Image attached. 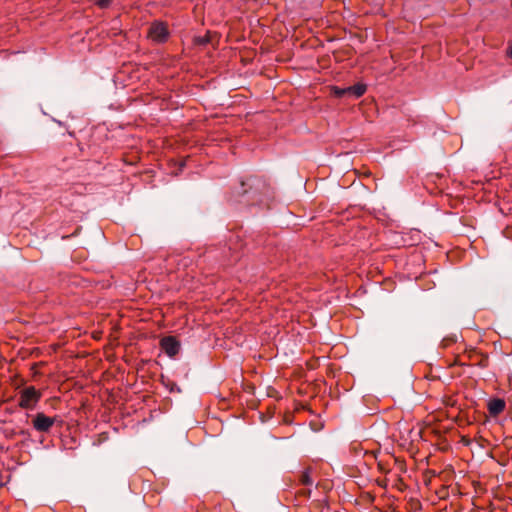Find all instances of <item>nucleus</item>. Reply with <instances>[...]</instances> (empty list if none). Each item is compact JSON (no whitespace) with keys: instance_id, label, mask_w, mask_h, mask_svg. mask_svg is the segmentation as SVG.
I'll return each mask as SVG.
<instances>
[{"instance_id":"obj_1","label":"nucleus","mask_w":512,"mask_h":512,"mask_svg":"<svg viewBox=\"0 0 512 512\" xmlns=\"http://www.w3.org/2000/svg\"><path fill=\"white\" fill-rule=\"evenodd\" d=\"M261 188H266L264 182L256 178H249L247 181L240 182L237 193L239 196L245 198V203H249L256 200V196L260 192Z\"/></svg>"},{"instance_id":"obj_13","label":"nucleus","mask_w":512,"mask_h":512,"mask_svg":"<svg viewBox=\"0 0 512 512\" xmlns=\"http://www.w3.org/2000/svg\"><path fill=\"white\" fill-rule=\"evenodd\" d=\"M175 390L179 392V391H180V388L177 386V384L172 383V384H171V387H170V391H172V392H173V391H175Z\"/></svg>"},{"instance_id":"obj_5","label":"nucleus","mask_w":512,"mask_h":512,"mask_svg":"<svg viewBox=\"0 0 512 512\" xmlns=\"http://www.w3.org/2000/svg\"><path fill=\"white\" fill-rule=\"evenodd\" d=\"M160 346L169 357H174L180 350V342L173 336L162 338Z\"/></svg>"},{"instance_id":"obj_12","label":"nucleus","mask_w":512,"mask_h":512,"mask_svg":"<svg viewBox=\"0 0 512 512\" xmlns=\"http://www.w3.org/2000/svg\"><path fill=\"white\" fill-rule=\"evenodd\" d=\"M456 341H457V336L453 335V336H450V337H445L442 340V344H443V346H447L449 343L456 342Z\"/></svg>"},{"instance_id":"obj_4","label":"nucleus","mask_w":512,"mask_h":512,"mask_svg":"<svg viewBox=\"0 0 512 512\" xmlns=\"http://www.w3.org/2000/svg\"><path fill=\"white\" fill-rule=\"evenodd\" d=\"M55 422V418L48 417L44 413H37L33 418V427L39 432H48Z\"/></svg>"},{"instance_id":"obj_2","label":"nucleus","mask_w":512,"mask_h":512,"mask_svg":"<svg viewBox=\"0 0 512 512\" xmlns=\"http://www.w3.org/2000/svg\"><path fill=\"white\" fill-rule=\"evenodd\" d=\"M40 399V393L34 387L25 388L20 395L19 405L31 409Z\"/></svg>"},{"instance_id":"obj_15","label":"nucleus","mask_w":512,"mask_h":512,"mask_svg":"<svg viewBox=\"0 0 512 512\" xmlns=\"http://www.w3.org/2000/svg\"><path fill=\"white\" fill-rule=\"evenodd\" d=\"M509 55L512 57V43L511 46L509 47Z\"/></svg>"},{"instance_id":"obj_14","label":"nucleus","mask_w":512,"mask_h":512,"mask_svg":"<svg viewBox=\"0 0 512 512\" xmlns=\"http://www.w3.org/2000/svg\"><path fill=\"white\" fill-rule=\"evenodd\" d=\"M378 466H379V468H380L383 472H387V471L384 469V467H383V465L381 464V462H379V463H378Z\"/></svg>"},{"instance_id":"obj_9","label":"nucleus","mask_w":512,"mask_h":512,"mask_svg":"<svg viewBox=\"0 0 512 512\" xmlns=\"http://www.w3.org/2000/svg\"><path fill=\"white\" fill-rule=\"evenodd\" d=\"M213 37H217V35H212L210 32H207L204 36L195 37L194 43L199 46H205L209 43H213Z\"/></svg>"},{"instance_id":"obj_10","label":"nucleus","mask_w":512,"mask_h":512,"mask_svg":"<svg viewBox=\"0 0 512 512\" xmlns=\"http://www.w3.org/2000/svg\"><path fill=\"white\" fill-rule=\"evenodd\" d=\"M300 481L304 485H312L313 484V480L311 479V477L307 471L302 473Z\"/></svg>"},{"instance_id":"obj_6","label":"nucleus","mask_w":512,"mask_h":512,"mask_svg":"<svg viewBox=\"0 0 512 512\" xmlns=\"http://www.w3.org/2000/svg\"><path fill=\"white\" fill-rule=\"evenodd\" d=\"M505 409V401L500 398H495L489 401L488 410L492 416H497Z\"/></svg>"},{"instance_id":"obj_8","label":"nucleus","mask_w":512,"mask_h":512,"mask_svg":"<svg viewBox=\"0 0 512 512\" xmlns=\"http://www.w3.org/2000/svg\"><path fill=\"white\" fill-rule=\"evenodd\" d=\"M474 357H477V361L475 362L476 365L485 368L488 366V357L486 355L480 354L476 351H471L469 354V358L473 359Z\"/></svg>"},{"instance_id":"obj_3","label":"nucleus","mask_w":512,"mask_h":512,"mask_svg":"<svg viewBox=\"0 0 512 512\" xmlns=\"http://www.w3.org/2000/svg\"><path fill=\"white\" fill-rule=\"evenodd\" d=\"M169 35L167 26L163 22H154L149 28V36L157 42H164Z\"/></svg>"},{"instance_id":"obj_11","label":"nucleus","mask_w":512,"mask_h":512,"mask_svg":"<svg viewBox=\"0 0 512 512\" xmlns=\"http://www.w3.org/2000/svg\"><path fill=\"white\" fill-rule=\"evenodd\" d=\"M333 91H334V94H335L337 97L349 96V95H348V89H347V87H346V88H338V87H334V88H333Z\"/></svg>"},{"instance_id":"obj_7","label":"nucleus","mask_w":512,"mask_h":512,"mask_svg":"<svg viewBox=\"0 0 512 512\" xmlns=\"http://www.w3.org/2000/svg\"><path fill=\"white\" fill-rule=\"evenodd\" d=\"M347 89H348V95L349 96H353L355 98H358V97L362 96L365 93L366 86L364 84L358 83L356 85L347 87Z\"/></svg>"}]
</instances>
